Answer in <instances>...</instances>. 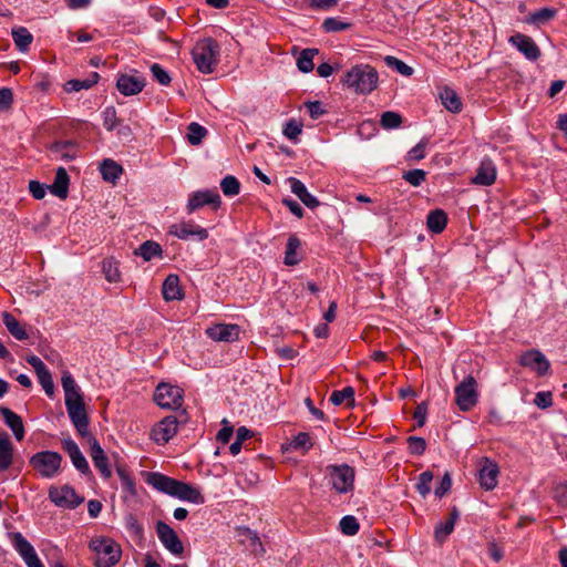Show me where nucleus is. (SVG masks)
Returning <instances> with one entry per match:
<instances>
[{"instance_id":"38","label":"nucleus","mask_w":567,"mask_h":567,"mask_svg":"<svg viewBox=\"0 0 567 567\" xmlns=\"http://www.w3.org/2000/svg\"><path fill=\"white\" fill-rule=\"evenodd\" d=\"M102 272L109 282L121 281L118 261L113 257L106 258L102 261Z\"/></svg>"},{"instance_id":"29","label":"nucleus","mask_w":567,"mask_h":567,"mask_svg":"<svg viewBox=\"0 0 567 567\" xmlns=\"http://www.w3.org/2000/svg\"><path fill=\"white\" fill-rule=\"evenodd\" d=\"M99 80H100L99 73L92 72L89 75V78H86L84 80H79V79L69 80L64 84V91L68 93H72V92H79L81 90H89L93 85H95L99 82Z\"/></svg>"},{"instance_id":"54","label":"nucleus","mask_w":567,"mask_h":567,"mask_svg":"<svg viewBox=\"0 0 567 567\" xmlns=\"http://www.w3.org/2000/svg\"><path fill=\"white\" fill-rule=\"evenodd\" d=\"M350 27V23L343 22L338 18H327L322 22V29L326 32H339L347 30Z\"/></svg>"},{"instance_id":"48","label":"nucleus","mask_w":567,"mask_h":567,"mask_svg":"<svg viewBox=\"0 0 567 567\" xmlns=\"http://www.w3.org/2000/svg\"><path fill=\"white\" fill-rule=\"evenodd\" d=\"M39 383L42 385L45 394L50 398L54 394V383L52 380V375L48 368L39 373H37Z\"/></svg>"},{"instance_id":"2","label":"nucleus","mask_w":567,"mask_h":567,"mask_svg":"<svg viewBox=\"0 0 567 567\" xmlns=\"http://www.w3.org/2000/svg\"><path fill=\"white\" fill-rule=\"evenodd\" d=\"M147 483L155 489L181 501L197 505L205 503V498L199 488L188 483L166 476L162 473H151L148 475Z\"/></svg>"},{"instance_id":"52","label":"nucleus","mask_w":567,"mask_h":567,"mask_svg":"<svg viewBox=\"0 0 567 567\" xmlns=\"http://www.w3.org/2000/svg\"><path fill=\"white\" fill-rule=\"evenodd\" d=\"M402 177L412 186L417 187L425 181L426 173L423 169L415 168L405 172Z\"/></svg>"},{"instance_id":"53","label":"nucleus","mask_w":567,"mask_h":567,"mask_svg":"<svg viewBox=\"0 0 567 567\" xmlns=\"http://www.w3.org/2000/svg\"><path fill=\"white\" fill-rule=\"evenodd\" d=\"M52 151L65 159H73L75 157L74 146L69 142H59L53 144Z\"/></svg>"},{"instance_id":"19","label":"nucleus","mask_w":567,"mask_h":567,"mask_svg":"<svg viewBox=\"0 0 567 567\" xmlns=\"http://www.w3.org/2000/svg\"><path fill=\"white\" fill-rule=\"evenodd\" d=\"M220 203V196L216 190H198L189 196L187 212L192 214L205 205H212L213 207L218 208Z\"/></svg>"},{"instance_id":"9","label":"nucleus","mask_w":567,"mask_h":567,"mask_svg":"<svg viewBox=\"0 0 567 567\" xmlns=\"http://www.w3.org/2000/svg\"><path fill=\"white\" fill-rule=\"evenodd\" d=\"M154 401L162 409L177 410L183 404V390L176 385L161 383L154 393Z\"/></svg>"},{"instance_id":"43","label":"nucleus","mask_w":567,"mask_h":567,"mask_svg":"<svg viewBox=\"0 0 567 567\" xmlns=\"http://www.w3.org/2000/svg\"><path fill=\"white\" fill-rule=\"evenodd\" d=\"M432 481L433 473L431 471H425L419 475V481L415 485V488L423 498L430 494Z\"/></svg>"},{"instance_id":"59","label":"nucleus","mask_w":567,"mask_h":567,"mask_svg":"<svg viewBox=\"0 0 567 567\" xmlns=\"http://www.w3.org/2000/svg\"><path fill=\"white\" fill-rule=\"evenodd\" d=\"M534 403L539 409H547V408L551 406V404H553V394H551V392H549V391H542V392L536 393V396L534 399Z\"/></svg>"},{"instance_id":"27","label":"nucleus","mask_w":567,"mask_h":567,"mask_svg":"<svg viewBox=\"0 0 567 567\" xmlns=\"http://www.w3.org/2000/svg\"><path fill=\"white\" fill-rule=\"evenodd\" d=\"M70 178L64 167H59L55 173L54 182L49 186V190L56 197L65 199L69 194Z\"/></svg>"},{"instance_id":"46","label":"nucleus","mask_w":567,"mask_h":567,"mask_svg":"<svg viewBox=\"0 0 567 567\" xmlns=\"http://www.w3.org/2000/svg\"><path fill=\"white\" fill-rule=\"evenodd\" d=\"M454 524L452 520H446L445 523H440L435 526L434 529V538L439 544H443L447 536L454 530Z\"/></svg>"},{"instance_id":"4","label":"nucleus","mask_w":567,"mask_h":567,"mask_svg":"<svg viewBox=\"0 0 567 567\" xmlns=\"http://www.w3.org/2000/svg\"><path fill=\"white\" fill-rule=\"evenodd\" d=\"M192 55L199 72L213 73L218 63L219 44L212 38H205L194 45Z\"/></svg>"},{"instance_id":"47","label":"nucleus","mask_w":567,"mask_h":567,"mask_svg":"<svg viewBox=\"0 0 567 567\" xmlns=\"http://www.w3.org/2000/svg\"><path fill=\"white\" fill-rule=\"evenodd\" d=\"M384 61L386 65L394 68L402 75L410 76L413 74V69L395 56L388 55Z\"/></svg>"},{"instance_id":"10","label":"nucleus","mask_w":567,"mask_h":567,"mask_svg":"<svg viewBox=\"0 0 567 567\" xmlns=\"http://www.w3.org/2000/svg\"><path fill=\"white\" fill-rule=\"evenodd\" d=\"M49 499L56 506L64 508H75L84 501L70 485L51 486L49 488Z\"/></svg>"},{"instance_id":"40","label":"nucleus","mask_w":567,"mask_h":567,"mask_svg":"<svg viewBox=\"0 0 567 567\" xmlns=\"http://www.w3.org/2000/svg\"><path fill=\"white\" fill-rule=\"evenodd\" d=\"M330 402L333 405H340L347 402L348 405H354V389L352 386H346L342 390H336L330 395Z\"/></svg>"},{"instance_id":"34","label":"nucleus","mask_w":567,"mask_h":567,"mask_svg":"<svg viewBox=\"0 0 567 567\" xmlns=\"http://www.w3.org/2000/svg\"><path fill=\"white\" fill-rule=\"evenodd\" d=\"M13 41L16 47L21 51L24 52L28 50L30 44L33 41V35L30 33V31L24 27H17L13 28L11 31Z\"/></svg>"},{"instance_id":"12","label":"nucleus","mask_w":567,"mask_h":567,"mask_svg":"<svg viewBox=\"0 0 567 567\" xmlns=\"http://www.w3.org/2000/svg\"><path fill=\"white\" fill-rule=\"evenodd\" d=\"M169 234L182 240H188L193 238L202 241L208 238L207 229L200 227L193 220L172 225L169 228Z\"/></svg>"},{"instance_id":"3","label":"nucleus","mask_w":567,"mask_h":567,"mask_svg":"<svg viewBox=\"0 0 567 567\" xmlns=\"http://www.w3.org/2000/svg\"><path fill=\"white\" fill-rule=\"evenodd\" d=\"M379 75L369 64H357L348 70L341 79V83L355 94L368 95L378 86Z\"/></svg>"},{"instance_id":"62","label":"nucleus","mask_w":567,"mask_h":567,"mask_svg":"<svg viewBox=\"0 0 567 567\" xmlns=\"http://www.w3.org/2000/svg\"><path fill=\"white\" fill-rule=\"evenodd\" d=\"M452 487V478L449 473H445L442 477L439 486L435 488L434 493L437 497H443Z\"/></svg>"},{"instance_id":"51","label":"nucleus","mask_w":567,"mask_h":567,"mask_svg":"<svg viewBox=\"0 0 567 567\" xmlns=\"http://www.w3.org/2000/svg\"><path fill=\"white\" fill-rule=\"evenodd\" d=\"M117 474L121 480L122 488L131 495L136 494V485L134 478L121 467H117Z\"/></svg>"},{"instance_id":"24","label":"nucleus","mask_w":567,"mask_h":567,"mask_svg":"<svg viewBox=\"0 0 567 567\" xmlns=\"http://www.w3.org/2000/svg\"><path fill=\"white\" fill-rule=\"evenodd\" d=\"M288 183L290 185L291 192L310 209L317 208L320 203L319 200L311 195L305 184L296 177H289Z\"/></svg>"},{"instance_id":"28","label":"nucleus","mask_w":567,"mask_h":567,"mask_svg":"<svg viewBox=\"0 0 567 567\" xmlns=\"http://www.w3.org/2000/svg\"><path fill=\"white\" fill-rule=\"evenodd\" d=\"M440 99L447 111L452 113H460L462 111L461 99L451 87H443L440 92Z\"/></svg>"},{"instance_id":"49","label":"nucleus","mask_w":567,"mask_h":567,"mask_svg":"<svg viewBox=\"0 0 567 567\" xmlns=\"http://www.w3.org/2000/svg\"><path fill=\"white\" fill-rule=\"evenodd\" d=\"M302 132V124L296 120H289L284 127V135L290 141H298L299 135Z\"/></svg>"},{"instance_id":"37","label":"nucleus","mask_w":567,"mask_h":567,"mask_svg":"<svg viewBox=\"0 0 567 567\" xmlns=\"http://www.w3.org/2000/svg\"><path fill=\"white\" fill-rule=\"evenodd\" d=\"M123 168L113 159H104L101 164V174L104 181L114 183L122 174Z\"/></svg>"},{"instance_id":"26","label":"nucleus","mask_w":567,"mask_h":567,"mask_svg":"<svg viewBox=\"0 0 567 567\" xmlns=\"http://www.w3.org/2000/svg\"><path fill=\"white\" fill-rule=\"evenodd\" d=\"M162 295L166 301L181 300L184 298L177 275H168L162 286Z\"/></svg>"},{"instance_id":"50","label":"nucleus","mask_w":567,"mask_h":567,"mask_svg":"<svg viewBox=\"0 0 567 567\" xmlns=\"http://www.w3.org/2000/svg\"><path fill=\"white\" fill-rule=\"evenodd\" d=\"M406 442L409 452L412 455H422L426 450V442L423 437L409 436Z\"/></svg>"},{"instance_id":"7","label":"nucleus","mask_w":567,"mask_h":567,"mask_svg":"<svg viewBox=\"0 0 567 567\" xmlns=\"http://www.w3.org/2000/svg\"><path fill=\"white\" fill-rule=\"evenodd\" d=\"M29 464L40 474L41 477L52 478L60 472L62 456L58 452L41 451L30 457Z\"/></svg>"},{"instance_id":"17","label":"nucleus","mask_w":567,"mask_h":567,"mask_svg":"<svg viewBox=\"0 0 567 567\" xmlns=\"http://www.w3.org/2000/svg\"><path fill=\"white\" fill-rule=\"evenodd\" d=\"M508 42L513 44L529 61H536L540 58L542 52L539 47L530 37L526 34L515 33L508 39Z\"/></svg>"},{"instance_id":"13","label":"nucleus","mask_w":567,"mask_h":567,"mask_svg":"<svg viewBox=\"0 0 567 567\" xmlns=\"http://www.w3.org/2000/svg\"><path fill=\"white\" fill-rule=\"evenodd\" d=\"M11 540L14 549L19 553L28 567H44L33 546L21 533L17 532L11 534Z\"/></svg>"},{"instance_id":"30","label":"nucleus","mask_w":567,"mask_h":567,"mask_svg":"<svg viewBox=\"0 0 567 567\" xmlns=\"http://www.w3.org/2000/svg\"><path fill=\"white\" fill-rule=\"evenodd\" d=\"M447 224V215L443 209L431 210L426 218L427 228L434 234H441Z\"/></svg>"},{"instance_id":"23","label":"nucleus","mask_w":567,"mask_h":567,"mask_svg":"<svg viewBox=\"0 0 567 567\" xmlns=\"http://www.w3.org/2000/svg\"><path fill=\"white\" fill-rule=\"evenodd\" d=\"M496 179V167L492 159L485 158L481 162L472 183L482 186H489Z\"/></svg>"},{"instance_id":"36","label":"nucleus","mask_w":567,"mask_h":567,"mask_svg":"<svg viewBox=\"0 0 567 567\" xmlns=\"http://www.w3.org/2000/svg\"><path fill=\"white\" fill-rule=\"evenodd\" d=\"M12 450L8 435H0V470H7L12 464Z\"/></svg>"},{"instance_id":"45","label":"nucleus","mask_w":567,"mask_h":567,"mask_svg":"<svg viewBox=\"0 0 567 567\" xmlns=\"http://www.w3.org/2000/svg\"><path fill=\"white\" fill-rule=\"evenodd\" d=\"M341 532L347 536H353L359 532L360 525L354 516L347 515L339 523Z\"/></svg>"},{"instance_id":"15","label":"nucleus","mask_w":567,"mask_h":567,"mask_svg":"<svg viewBox=\"0 0 567 567\" xmlns=\"http://www.w3.org/2000/svg\"><path fill=\"white\" fill-rule=\"evenodd\" d=\"M85 439L90 444V456L94 466L101 473L102 477L110 478L112 476V471L109 464V457L104 450L93 435H90Z\"/></svg>"},{"instance_id":"55","label":"nucleus","mask_w":567,"mask_h":567,"mask_svg":"<svg viewBox=\"0 0 567 567\" xmlns=\"http://www.w3.org/2000/svg\"><path fill=\"white\" fill-rule=\"evenodd\" d=\"M102 115H103V126L107 131H113L118 123L115 107L114 106L106 107L103 111Z\"/></svg>"},{"instance_id":"63","label":"nucleus","mask_w":567,"mask_h":567,"mask_svg":"<svg viewBox=\"0 0 567 567\" xmlns=\"http://www.w3.org/2000/svg\"><path fill=\"white\" fill-rule=\"evenodd\" d=\"M339 0H309L310 8L315 10L328 11L338 6Z\"/></svg>"},{"instance_id":"1","label":"nucleus","mask_w":567,"mask_h":567,"mask_svg":"<svg viewBox=\"0 0 567 567\" xmlns=\"http://www.w3.org/2000/svg\"><path fill=\"white\" fill-rule=\"evenodd\" d=\"M61 383L64 391L66 412L78 434L83 439L92 435L89 431V416L81 389L68 371L63 372Z\"/></svg>"},{"instance_id":"21","label":"nucleus","mask_w":567,"mask_h":567,"mask_svg":"<svg viewBox=\"0 0 567 567\" xmlns=\"http://www.w3.org/2000/svg\"><path fill=\"white\" fill-rule=\"evenodd\" d=\"M61 444L63 450L70 456L73 466L84 475L90 474L91 470L89 463L75 441L68 436L61 441Z\"/></svg>"},{"instance_id":"57","label":"nucleus","mask_w":567,"mask_h":567,"mask_svg":"<svg viewBox=\"0 0 567 567\" xmlns=\"http://www.w3.org/2000/svg\"><path fill=\"white\" fill-rule=\"evenodd\" d=\"M47 189H49V186H47L45 184H42L38 181L29 182V192L35 199L44 198Z\"/></svg>"},{"instance_id":"41","label":"nucleus","mask_w":567,"mask_h":567,"mask_svg":"<svg viewBox=\"0 0 567 567\" xmlns=\"http://www.w3.org/2000/svg\"><path fill=\"white\" fill-rule=\"evenodd\" d=\"M187 130L186 136L190 145H199L207 134V130L196 122L190 123Z\"/></svg>"},{"instance_id":"6","label":"nucleus","mask_w":567,"mask_h":567,"mask_svg":"<svg viewBox=\"0 0 567 567\" xmlns=\"http://www.w3.org/2000/svg\"><path fill=\"white\" fill-rule=\"evenodd\" d=\"M324 476L338 494H348L354 489L355 470L348 464L327 465Z\"/></svg>"},{"instance_id":"16","label":"nucleus","mask_w":567,"mask_h":567,"mask_svg":"<svg viewBox=\"0 0 567 567\" xmlns=\"http://www.w3.org/2000/svg\"><path fill=\"white\" fill-rule=\"evenodd\" d=\"M499 474L498 465L489 460L483 457L480 462L478 468V482L482 488L485 491H492L497 486V477Z\"/></svg>"},{"instance_id":"58","label":"nucleus","mask_w":567,"mask_h":567,"mask_svg":"<svg viewBox=\"0 0 567 567\" xmlns=\"http://www.w3.org/2000/svg\"><path fill=\"white\" fill-rule=\"evenodd\" d=\"M293 449H302L305 451H308L311 446V437L308 433L301 432L299 433L292 441Z\"/></svg>"},{"instance_id":"60","label":"nucleus","mask_w":567,"mask_h":567,"mask_svg":"<svg viewBox=\"0 0 567 567\" xmlns=\"http://www.w3.org/2000/svg\"><path fill=\"white\" fill-rule=\"evenodd\" d=\"M427 145L426 141H421L413 148H411L408 153V158L411 161H421L425 157V147Z\"/></svg>"},{"instance_id":"8","label":"nucleus","mask_w":567,"mask_h":567,"mask_svg":"<svg viewBox=\"0 0 567 567\" xmlns=\"http://www.w3.org/2000/svg\"><path fill=\"white\" fill-rule=\"evenodd\" d=\"M478 393L476 390V380L472 375H467L455 388V403L463 412H467L477 403Z\"/></svg>"},{"instance_id":"39","label":"nucleus","mask_w":567,"mask_h":567,"mask_svg":"<svg viewBox=\"0 0 567 567\" xmlns=\"http://www.w3.org/2000/svg\"><path fill=\"white\" fill-rule=\"evenodd\" d=\"M557 14V10L553 8H543L540 10H537L533 13H530L525 22L528 24H544L550 20H553Z\"/></svg>"},{"instance_id":"33","label":"nucleus","mask_w":567,"mask_h":567,"mask_svg":"<svg viewBox=\"0 0 567 567\" xmlns=\"http://www.w3.org/2000/svg\"><path fill=\"white\" fill-rule=\"evenodd\" d=\"M301 243L299 238L295 235H291L288 238L287 247L285 251L284 262L287 266H296L300 262V258L298 257V249L300 248Z\"/></svg>"},{"instance_id":"42","label":"nucleus","mask_w":567,"mask_h":567,"mask_svg":"<svg viewBox=\"0 0 567 567\" xmlns=\"http://www.w3.org/2000/svg\"><path fill=\"white\" fill-rule=\"evenodd\" d=\"M220 188L225 196L233 197L239 194L240 183L235 176L227 175L221 179Z\"/></svg>"},{"instance_id":"32","label":"nucleus","mask_w":567,"mask_h":567,"mask_svg":"<svg viewBox=\"0 0 567 567\" xmlns=\"http://www.w3.org/2000/svg\"><path fill=\"white\" fill-rule=\"evenodd\" d=\"M134 254L141 256L145 261H150L155 257H162L163 250L158 243L146 240L134 251Z\"/></svg>"},{"instance_id":"14","label":"nucleus","mask_w":567,"mask_h":567,"mask_svg":"<svg viewBox=\"0 0 567 567\" xmlns=\"http://www.w3.org/2000/svg\"><path fill=\"white\" fill-rule=\"evenodd\" d=\"M186 421V417L178 420L174 415H169L159 421L152 430V439L156 443H167L176 433L178 424Z\"/></svg>"},{"instance_id":"20","label":"nucleus","mask_w":567,"mask_h":567,"mask_svg":"<svg viewBox=\"0 0 567 567\" xmlns=\"http://www.w3.org/2000/svg\"><path fill=\"white\" fill-rule=\"evenodd\" d=\"M238 324L217 323L206 330V334L214 341L234 342L239 339Z\"/></svg>"},{"instance_id":"61","label":"nucleus","mask_w":567,"mask_h":567,"mask_svg":"<svg viewBox=\"0 0 567 567\" xmlns=\"http://www.w3.org/2000/svg\"><path fill=\"white\" fill-rule=\"evenodd\" d=\"M13 102V94L11 89H0V111H7L11 107Z\"/></svg>"},{"instance_id":"64","label":"nucleus","mask_w":567,"mask_h":567,"mask_svg":"<svg viewBox=\"0 0 567 567\" xmlns=\"http://www.w3.org/2000/svg\"><path fill=\"white\" fill-rule=\"evenodd\" d=\"M305 105H306L311 118H313V120L319 118L321 115H323L326 113V110L323 109L322 103L319 101L307 102Z\"/></svg>"},{"instance_id":"25","label":"nucleus","mask_w":567,"mask_h":567,"mask_svg":"<svg viewBox=\"0 0 567 567\" xmlns=\"http://www.w3.org/2000/svg\"><path fill=\"white\" fill-rule=\"evenodd\" d=\"M0 413L3 416L6 425L13 432L17 441H22L24 437V425L21 416L6 406H0Z\"/></svg>"},{"instance_id":"22","label":"nucleus","mask_w":567,"mask_h":567,"mask_svg":"<svg viewBox=\"0 0 567 567\" xmlns=\"http://www.w3.org/2000/svg\"><path fill=\"white\" fill-rule=\"evenodd\" d=\"M146 82L143 76L131 74H120L116 81V87L124 96L136 95L143 91Z\"/></svg>"},{"instance_id":"31","label":"nucleus","mask_w":567,"mask_h":567,"mask_svg":"<svg viewBox=\"0 0 567 567\" xmlns=\"http://www.w3.org/2000/svg\"><path fill=\"white\" fill-rule=\"evenodd\" d=\"M2 321L13 338H16L17 340H20V341L28 339L29 336H28L27 331L20 324V322L14 318L13 315H11L8 311H4L2 313Z\"/></svg>"},{"instance_id":"5","label":"nucleus","mask_w":567,"mask_h":567,"mask_svg":"<svg viewBox=\"0 0 567 567\" xmlns=\"http://www.w3.org/2000/svg\"><path fill=\"white\" fill-rule=\"evenodd\" d=\"M89 548L99 555L94 561L95 567H113L122 557L121 546L112 538L99 536L92 538Z\"/></svg>"},{"instance_id":"44","label":"nucleus","mask_w":567,"mask_h":567,"mask_svg":"<svg viewBox=\"0 0 567 567\" xmlns=\"http://www.w3.org/2000/svg\"><path fill=\"white\" fill-rule=\"evenodd\" d=\"M380 123L386 130L398 128L402 123V117L399 113L386 111L381 114Z\"/></svg>"},{"instance_id":"11","label":"nucleus","mask_w":567,"mask_h":567,"mask_svg":"<svg viewBox=\"0 0 567 567\" xmlns=\"http://www.w3.org/2000/svg\"><path fill=\"white\" fill-rule=\"evenodd\" d=\"M156 534L163 546L173 555L181 556L184 545L177 533L165 522L158 520L155 526Z\"/></svg>"},{"instance_id":"56","label":"nucleus","mask_w":567,"mask_h":567,"mask_svg":"<svg viewBox=\"0 0 567 567\" xmlns=\"http://www.w3.org/2000/svg\"><path fill=\"white\" fill-rule=\"evenodd\" d=\"M151 72L153 78L161 84V85H169L172 78L168 74L166 70H164L158 63H154L151 65Z\"/></svg>"},{"instance_id":"18","label":"nucleus","mask_w":567,"mask_h":567,"mask_svg":"<svg viewBox=\"0 0 567 567\" xmlns=\"http://www.w3.org/2000/svg\"><path fill=\"white\" fill-rule=\"evenodd\" d=\"M519 364L533 369L537 375H546L550 364L546 357L536 349L524 352L519 358Z\"/></svg>"},{"instance_id":"35","label":"nucleus","mask_w":567,"mask_h":567,"mask_svg":"<svg viewBox=\"0 0 567 567\" xmlns=\"http://www.w3.org/2000/svg\"><path fill=\"white\" fill-rule=\"evenodd\" d=\"M319 54V50L315 48L303 49L297 59V66L302 73H309L313 70V58Z\"/></svg>"}]
</instances>
